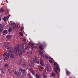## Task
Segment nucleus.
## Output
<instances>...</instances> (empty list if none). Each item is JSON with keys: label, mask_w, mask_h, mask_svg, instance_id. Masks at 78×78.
Segmentation results:
<instances>
[{"label": "nucleus", "mask_w": 78, "mask_h": 78, "mask_svg": "<svg viewBox=\"0 0 78 78\" xmlns=\"http://www.w3.org/2000/svg\"><path fill=\"white\" fill-rule=\"evenodd\" d=\"M55 71L56 73H57V71L58 70V69H59V67H58V66H57L55 67Z\"/></svg>", "instance_id": "4468645a"}, {"label": "nucleus", "mask_w": 78, "mask_h": 78, "mask_svg": "<svg viewBox=\"0 0 78 78\" xmlns=\"http://www.w3.org/2000/svg\"><path fill=\"white\" fill-rule=\"evenodd\" d=\"M22 62V60H20L19 61V63L20 64H21Z\"/></svg>", "instance_id": "cd10ccee"}, {"label": "nucleus", "mask_w": 78, "mask_h": 78, "mask_svg": "<svg viewBox=\"0 0 78 78\" xmlns=\"http://www.w3.org/2000/svg\"><path fill=\"white\" fill-rule=\"evenodd\" d=\"M13 52H14V48L10 47L8 49V52L6 53V54H8L9 55V57L10 56V58L12 59H14L15 58V55L12 54Z\"/></svg>", "instance_id": "f03ea898"}, {"label": "nucleus", "mask_w": 78, "mask_h": 78, "mask_svg": "<svg viewBox=\"0 0 78 78\" xmlns=\"http://www.w3.org/2000/svg\"><path fill=\"white\" fill-rule=\"evenodd\" d=\"M49 62L51 63H52V61L51 60H49Z\"/></svg>", "instance_id": "c9c22d12"}, {"label": "nucleus", "mask_w": 78, "mask_h": 78, "mask_svg": "<svg viewBox=\"0 0 78 78\" xmlns=\"http://www.w3.org/2000/svg\"><path fill=\"white\" fill-rule=\"evenodd\" d=\"M14 27V28H15V27Z\"/></svg>", "instance_id": "09e8293b"}, {"label": "nucleus", "mask_w": 78, "mask_h": 78, "mask_svg": "<svg viewBox=\"0 0 78 78\" xmlns=\"http://www.w3.org/2000/svg\"><path fill=\"white\" fill-rule=\"evenodd\" d=\"M3 59V57H0V60H1V61H2V59Z\"/></svg>", "instance_id": "4c0bfd02"}, {"label": "nucleus", "mask_w": 78, "mask_h": 78, "mask_svg": "<svg viewBox=\"0 0 78 78\" xmlns=\"http://www.w3.org/2000/svg\"><path fill=\"white\" fill-rule=\"evenodd\" d=\"M1 20H2V18H0V21H1Z\"/></svg>", "instance_id": "c03bdc74"}, {"label": "nucleus", "mask_w": 78, "mask_h": 78, "mask_svg": "<svg viewBox=\"0 0 78 78\" xmlns=\"http://www.w3.org/2000/svg\"><path fill=\"white\" fill-rule=\"evenodd\" d=\"M9 16H10V15H8V16H6L3 18V20H4V21L6 22V19H7V20H8L9 17Z\"/></svg>", "instance_id": "0eeeda50"}, {"label": "nucleus", "mask_w": 78, "mask_h": 78, "mask_svg": "<svg viewBox=\"0 0 78 78\" xmlns=\"http://www.w3.org/2000/svg\"><path fill=\"white\" fill-rule=\"evenodd\" d=\"M33 61L34 62H35V63H37V64L39 63V61L37 59V57L36 56L34 57V58L33 59Z\"/></svg>", "instance_id": "39448f33"}, {"label": "nucleus", "mask_w": 78, "mask_h": 78, "mask_svg": "<svg viewBox=\"0 0 78 78\" xmlns=\"http://www.w3.org/2000/svg\"><path fill=\"white\" fill-rule=\"evenodd\" d=\"M44 70V68L42 66H41L40 67V68H39V70L40 71H42Z\"/></svg>", "instance_id": "dca6fc26"}, {"label": "nucleus", "mask_w": 78, "mask_h": 78, "mask_svg": "<svg viewBox=\"0 0 78 78\" xmlns=\"http://www.w3.org/2000/svg\"><path fill=\"white\" fill-rule=\"evenodd\" d=\"M28 69H29L30 71L33 70V68H29Z\"/></svg>", "instance_id": "7c9ffc66"}, {"label": "nucleus", "mask_w": 78, "mask_h": 78, "mask_svg": "<svg viewBox=\"0 0 78 78\" xmlns=\"http://www.w3.org/2000/svg\"><path fill=\"white\" fill-rule=\"evenodd\" d=\"M15 73L16 75H17V76H20V75H21V73H19L18 72H16Z\"/></svg>", "instance_id": "f8f14e48"}, {"label": "nucleus", "mask_w": 78, "mask_h": 78, "mask_svg": "<svg viewBox=\"0 0 78 78\" xmlns=\"http://www.w3.org/2000/svg\"><path fill=\"white\" fill-rule=\"evenodd\" d=\"M12 29L11 28H9L8 30V32H9V33H10L11 32V31H12Z\"/></svg>", "instance_id": "4be33fe9"}, {"label": "nucleus", "mask_w": 78, "mask_h": 78, "mask_svg": "<svg viewBox=\"0 0 78 78\" xmlns=\"http://www.w3.org/2000/svg\"><path fill=\"white\" fill-rule=\"evenodd\" d=\"M31 49L32 50H33V49L34 48V47L33 46V47H31Z\"/></svg>", "instance_id": "e433bc0d"}, {"label": "nucleus", "mask_w": 78, "mask_h": 78, "mask_svg": "<svg viewBox=\"0 0 78 78\" xmlns=\"http://www.w3.org/2000/svg\"><path fill=\"white\" fill-rule=\"evenodd\" d=\"M21 65L23 67L25 68L27 66V64L25 62H22L21 63Z\"/></svg>", "instance_id": "1a4fd4ad"}, {"label": "nucleus", "mask_w": 78, "mask_h": 78, "mask_svg": "<svg viewBox=\"0 0 78 78\" xmlns=\"http://www.w3.org/2000/svg\"><path fill=\"white\" fill-rule=\"evenodd\" d=\"M19 69L20 72H21L22 73L23 75L26 76V75H27V74L26 72H25V70L22 69L21 68H19Z\"/></svg>", "instance_id": "20e7f679"}, {"label": "nucleus", "mask_w": 78, "mask_h": 78, "mask_svg": "<svg viewBox=\"0 0 78 78\" xmlns=\"http://www.w3.org/2000/svg\"><path fill=\"white\" fill-rule=\"evenodd\" d=\"M51 75L52 76H53V77H55V76H56V74L54 73H52Z\"/></svg>", "instance_id": "aec40b11"}, {"label": "nucleus", "mask_w": 78, "mask_h": 78, "mask_svg": "<svg viewBox=\"0 0 78 78\" xmlns=\"http://www.w3.org/2000/svg\"><path fill=\"white\" fill-rule=\"evenodd\" d=\"M8 45H9V44H7L6 43H4V47H5L6 48H7L8 49H8L9 48V47H8Z\"/></svg>", "instance_id": "6e6552de"}, {"label": "nucleus", "mask_w": 78, "mask_h": 78, "mask_svg": "<svg viewBox=\"0 0 78 78\" xmlns=\"http://www.w3.org/2000/svg\"><path fill=\"white\" fill-rule=\"evenodd\" d=\"M0 11L1 12H4V11H5V10H4V9H1L0 10Z\"/></svg>", "instance_id": "393cba45"}, {"label": "nucleus", "mask_w": 78, "mask_h": 78, "mask_svg": "<svg viewBox=\"0 0 78 78\" xmlns=\"http://www.w3.org/2000/svg\"><path fill=\"white\" fill-rule=\"evenodd\" d=\"M9 66L8 64H5L4 65V67H5V68H8Z\"/></svg>", "instance_id": "6ab92c4d"}, {"label": "nucleus", "mask_w": 78, "mask_h": 78, "mask_svg": "<svg viewBox=\"0 0 78 78\" xmlns=\"http://www.w3.org/2000/svg\"><path fill=\"white\" fill-rule=\"evenodd\" d=\"M2 17V14L0 13V18H1Z\"/></svg>", "instance_id": "ea45409f"}, {"label": "nucleus", "mask_w": 78, "mask_h": 78, "mask_svg": "<svg viewBox=\"0 0 78 78\" xmlns=\"http://www.w3.org/2000/svg\"><path fill=\"white\" fill-rule=\"evenodd\" d=\"M40 64L42 66H44V63H43V61H42V58H41L40 59Z\"/></svg>", "instance_id": "9d476101"}, {"label": "nucleus", "mask_w": 78, "mask_h": 78, "mask_svg": "<svg viewBox=\"0 0 78 78\" xmlns=\"http://www.w3.org/2000/svg\"><path fill=\"white\" fill-rule=\"evenodd\" d=\"M39 54L40 55H41V56H44V54L43 52H39Z\"/></svg>", "instance_id": "b1692460"}, {"label": "nucleus", "mask_w": 78, "mask_h": 78, "mask_svg": "<svg viewBox=\"0 0 78 78\" xmlns=\"http://www.w3.org/2000/svg\"><path fill=\"white\" fill-rule=\"evenodd\" d=\"M30 44L32 46H34V44L33 43H31Z\"/></svg>", "instance_id": "f704fd0d"}, {"label": "nucleus", "mask_w": 78, "mask_h": 78, "mask_svg": "<svg viewBox=\"0 0 78 78\" xmlns=\"http://www.w3.org/2000/svg\"><path fill=\"white\" fill-rule=\"evenodd\" d=\"M45 58H47V59H48L49 57L48 56H47V55H45Z\"/></svg>", "instance_id": "72a5a7b5"}, {"label": "nucleus", "mask_w": 78, "mask_h": 78, "mask_svg": "<svg viewBox=\"0 0 78 78\" xmlns=\"http://www.w3.org/2000/svg\"><path fill=\"white\" fill-rule=\"evenodd\" d=\"M21 31L22 33H23V32H24V31H23V27L21 28Z\"/></svg>", "instance_id": "c85d7f7f"}, {"label": "nucleus", "mask_w": 78, "mask_h": 78, "mask_svg": "<svg viewBox=\"0 0 78 78\" xmlns=\"http://www.w3.org/2000/svg\"><path fill=\"white\" fill-rule=\"evenodd\" d=\"M47 65H49V64H47Z\"/></svg>", "instance_id": "de8ad7c7"}, {"label": "nucleus", "mask_w": 78, "mask_h": 78, "mask_svg": "<svg viewBox=\"0 0 78 78\" xmlns=\"http://www.w3.org/2000/svg\"><path fill=\"white\" fill-rule=\"evenodd\" d=\"M69 78H73L72 76L69 77Z\"/></svg>", "instance_id": "79ce46f5"}, {"label": "nucleus", "mask_w": 78, "mask_h": 78, "mask_svg": "<svg viewBox=\"0 0 78 78\" xmlns=\"http://www.w3.org/2000/svg\"><path fill=\"white\" fill-rule=\"evenodd\" d=\"M10 25L12 26V27H13V25H14V23L12 21L10 22Z\"/></svg>", "instance_id": "f3484780"}, {"label": "nucleus", "mask_w": 78, "mask_h": 78, "mask_svg": "<svg viewBox=\"0 0 78 78\" xmlns=\"http://www.w3.org/2000/svg\"><path fill=\"white\" fill-rule=\"evenodd\" d=\"M8 33V31L7 30H4L2 32V34L3 35H5L7 34Z\"/></svg>", "instance_id": "9b49d317"}, {"label": "nucleus", "mask_w": 78, "mask_h": 78, "mask_svg": "<svg viewBox=\"0 0 78 78\" xmlns=\"http://www.w3.org/2000/svg\"><path fill=\"white\" fill-rule=\"evenodd\" d=\"M7 39H11V35H8L6 36Z\"/></svg>", "instance_id": "2eb2a0df"}, {"label": "nucleus", "mask_w": 78, "mask_h": 78, "mask_svg": "<svg viewBox=\"0 0 78 78\" xmlns=\"http://www.w3.org/2000/svg\"><path fill=\"white\" fill-rule=\"evenodd\" d=\"M8 70L9 73H11V71H10V69H8Z\"/></svg>", "instance_id": "58836bf2"}, {"label": "nucleus", "mask_w": 78, "mask_h": 78, "mask_svg": "<svg viewBox=\"0 0 78 78\" xmlns=\"http://www.w3.org/2000/svg\"><path fill=\"white\" fill-rule=\"evenodd\" d=\"M54 64L55 66H58V63H57L55 62L54 63Z\"/></svg>", "instance_id": "a878e982"}, {"label": "nucleus", "mask_w": 78, "mask_h": 78, "mask_svg": "<svg viewBox=\"0 0 78 78\" xmlns=\"http://www.w3.org/2000/svg\"><path fill=\"white\" fill-rule=\"evenodd\" d=\"M2 55L4 57H5L4 58V61H5H5H6L7 59H9V55L8 54L4 53V54H3Z\"/></svg>", "instance_id": "7ed1b4c3"}, {"label": "nucleus", "mask_w": 78, "mask_h": 78, "mask_svg": "<svg viewBox=\"0 0 78 78\" xmlns=\"http://www.w3.org/2000/svg\"><path fill=\"white\" fill-rule=\"evenodd\" d=\"M25 47V45L23 44H21L20 45L17 44L15 46L16 49H19L18 51H16L15 52V54L16 56H17L19 54L20 57H22V54L24 51H25V49L23 48Z\"/></svg>", "instance_id": "f257e3e1"}, {"label": "nucleus", "mask_w": 78, "mask_h": 78, "mask_svg": "<svg viewBox=\"0 0 78 78\" xmlns=\"http://www.w3.org/2000/svg\"><path fill=\"white\" fill-rule=\"evenodd\" d=\"M32 54V51L30 52V54Z\"/></svg>", "instance_id": "37998d69"}, {"label": "nucleus", "mask_w": 78, "mask_h": 78, "mask_svg": "<svg viewBox=\"0 0 78 78\" xmlns=\"http://www.w3.org/2000/svg\"><path fill=\"white\" fill-rule=\"evenodd\" d=\"M43 78H47V75H44L43 76Z\"/></svg>", "instance_id": "473e14b6"}, {"label": "nucleus", "mask_w": 78, "mask_h": 78, "mask_svg": "<svg viewBox=\"0 0 78 78\" xmlns=\"http://www.w3.org/2000/svg\"><path fill=\"white\" fill-rule=\"evenodd\" d=\"M4 25L3 23H2L0 24V33H2L3 31Z\"/></svg>", "instance_id": "423d86ee"}, {"label": "nucleus", "mask_w": 78, "mask_h": 78, "mask_svg": "<svg viewBox=\"0 0 78 78\" xmlns=\"http://www.w3.org/2000/svg\"><path fill=\"white\" fill-rule=\"evenodd\" d=\"M48 71H50V70H51V67L49 66L48 65Z\"/></svg>", "instance_id": "a211bd4d"}, {"label": "nucleus", "mask_w": 78, "mask_h": 78, "mask_svg": "<svg viewBox=\"0 0 78 78\" xmlns=\"http://www.w3.org/2000/svg\"><path fill=\"white\" fill-rule=\"evenodd\" d=\"M30 48V46L28 45H26L25 47L26 49H28Z\"/></svg>", "instance_id": "5701e85b"}, {"label": "nucleus", "mask_w": 78, "mask_h": 78, "mask_svg": "<svg viewBox=\"0 0 78 78\" xmlns=\"http://www.w3.org/2000/svg\"><path fill=\"white\" fill-rule=\"evenodd\" d=\"M31 73H32V74L33 75H34V71H33V70L31 71H30Z\"/></svg>", "instance_id": "c756f323"}, {"label": "nucleus", "mask_w": 78, "mask_h": 78, "mask_svg": "<svg viewBox=\"0 0 78 78\" xmlns=\"http://www.w3.org/2000/svg\"><path fill=\"white\" fill-rule=\"evenodd\" d=\"M27 54H28V55H29V54H30V52H27Z\"/></svg>", "instance_id": "a19ab883"}, {"label": "nucleus", "mask_w": 78, "mask_h": 78, "mask_svg": "<svg viewBox=\"0 0 78 78\" xmlns=\"http://www.w3.org/2000/svg\"><path fill=\"white\" fill-rule=\"evenodd\" d=\"M39 48L41 50H44V48H43V45H41L39 46Z\"/></svg>", "instance_id": "ddd939ff"}, {"label": "nucleus", "mask_w": 78, "mask_h": 78, "mask_svg": "<svg viewBox=\"0 0 78 78\" xmlns=\"http://www.w3.org/2000/svg\"><path fill=\"white\" fill-rule=\"evenodd\" d=\"M20 36H23V33L20 32Z\"/></svg>", "instance_id": "2f4dec72"}, {"label": "nucleus", "mask_w": 78, "mask_h": 78, "mask_svg": "<svg viewBox=\"0 0 78 78\" xmlns=\"http://www.w3.org/2000/svg\"><path fill=\"white\" fill-rule=\"evenodd\" d=\"M36 78H40V75H38L37 74H36Z\"/></svg>", "instance_id": "412c9836"}, {"label": "nucleus", "mask_w": 78, "mask_h": 78, "mask_svg": "<svg viewBox=\"0 0 78 78\" xmlns=\"http://www.w3.org/2000/svg\"><path fill=\"white\" fill-rule=\"evenodd\" d=\"M66 73L67 74H69V75H70V74H71V73L69 72V71H68L67 70H66Z\"/></svg>", "instance_id": "bb28decb"}, {"label": "nucleus", "mask_w": 78, "mask_h": 78, "mask_svg": "<svg viewBox=\"0 0 78 78\" xmlns=\"http://www.w3.org/2000/svg\"><path fill=\"white\" fill-rule=\"evenodd\" d=\"M33 64V65H34V63H32Z\"/></svg>", "instance_id": "49530a36"}, {"label": "nucleus", "mask_w": 78, "mask_h": 78, "mask_svg": "<svg viewBox=\"0 0 78 78\" xmlns=\"http://www.w3.org/2000/svg\"><path fill=\"white\" fill-rule=\"evenodd\" d=\"M25 41V39L23 40V41Z\"/></svg>", "instance_id": "a18cd8bd"}]
</instances>
